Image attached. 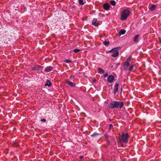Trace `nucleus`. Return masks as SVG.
<instances>
[{"label":"nucleus","instance_id":"f257e3e1","mask_svg":"<svg viewBox=\"0 0 161 161\" xmlns=\"http://www.w3.org/2000/svg\"><path fill=\"white\" fill-rule=\"evenodd\" d=\"M124 105V103L122 102L113 101L108 105V108L113 109L114 108H122Z\"/></svg>","mask_w":161,"mask_h":161},{"label":"nucleus","instance_id":"f03ea898","mask_svg":"<svg viewBox=\"0 0 161 161\" xmlns=\"http://www.w3.org/2000/svg\"><path fill=\"white\" fill-rule=\"evenodd\" d=\"M129 135L127 133H123L121 136L119 138L120 142L124 143H127L128 142Z\"/></svg>","mask_w":161,"mask_h":161},{"label":"nucleus","instance_id":"7ed1b4c3","mask_svg":"<svg viewBox=\"0 0 161 161\" xmlns=\"http://www.w3.org/2000/svg\"><path fill=\"white\" fill-rule=\"evenodd\" d=\"M120 47H116L112 49L108 52L112 53L111 55L112 57H116L119 55V52L118 51L120 49Z\"/></svg>","mask_w":161,"mask_h":161},{"label":"nucleus","instance_id":"20e7f679","mask_svg":"<svg viewBox=\"0 0 161 161\" xmlns=\"http://www.w3.org/2000/svg\"><path fill=\"white\" fill-rule=\"evenodd\" d=\"M130 13V11H123L120 15L121 20L124 21L126 20Z\"/></svg>","mask_w":161,"mask_h":161},{"label":"nucleus","instance_id":"39448f33","mask_svg":"<svg viewBox=\"0 0 161 161\" xmlns=\"http://www.w3.org/2000/svg\"><path fill=\"white\" fill-rule=\"evenodd\" d=\"M131 60V57H129L123 63V69L126 71L128 70Z\"/></svg>","mask_w":161,"mask_h":161},{"label":"nucleus","instance_id":"423d86ee","mask_svg":"<svg viewBox=\"0 0 161 161\" xmlns=\"http://www.w3.org/2000/svg\"><path fill=\"white\" fill-rule=\"evenodd\" d=\"M119 87V83L118 82H116L115 83V84L114 86V88L113 90V93L115 94H116L117 92L118 91V89Z\"/></svg>","mask_w":161,"mask_h":161},{"label":"nucleus","instance_id":"0eeeda50","mask_svg":"<svg viewBox=\"0 0 161 161\" xmlns=\"http://www.w3.org/2000/svg\"><path fill=\"white\" fill-rule=\"evenodd\" d=\"M114 80V77L113 75H109L108 77L107 80L108 81L109 83L112 82Z\"/></svg>","mask_w":161,"mask_h":161},{"label":"nucleus","instance_id":"6e6552de","mask_svg":"<svg viewBox=\"0 0 161 161\" xmlns=\"http://www.w3.org/2000/svg\"><path fill=\"white\" fill-rule=\"evenodd\" d=\"M42 67L40 65H35L32 68V69L33 71L39 70Z\"/></svg>","mask_w":161,"mask_h":161},{"label":"nucleus","instance_id":"1a4fd4ad","mask_svg":"<svg viewBox=\"0 0 161 161\" xmlns=\"http://www.w3.org/2000/svg\"><path fill=\"white\" fill-rule=\"evenodd\" d=\"M65 82L66 83L68 84L69 85L72 87H75V84L71 82L68 80H65Z\"/></svg>","mask_w":161,"mask_h":161},{"label":"nucleus","instance_id":"9d476101","mask_svg":"<svg viewBox=\"0 0 161 161\" xmlns=\"http://www.w3.org/2000/svg\"><path fill=\"white\" fill-rule=\"evenodd\" d=\"M140 36V35L139 34L136 35L134 38V41L135 43H137L138 42L139 40V38Z\"/></svg>","mask_w":161,"mask_h":161},{"label":"nucleus","instance_id":"9b49d317","mask_svg":"<svg viewBox=\"0 0 161 161\" xmlns=\"http://www.w3.org/2000/svg\"><path fill=\"white\" fill-rule=\"evenodd\" d=\"M110 5L107 3H105L103 5V7L104 9L106 10H108L109 9Z\"/></svg>","mask_w":161,"mask_h":161},{"label":"nucleus","instance_id":"f8f14e48","mask_svg":"<svg viewBox=\"0 0 161 161\" xmlns=\"http://www.w3.org/2000/svg\"><path fill=\"white\" fill-rule=\"evenodd\" d=\"M97 20V19H93L92 22V25H94L96 26H97L98 25V24L97 23H96Z\"/></svg>","mask_w":161,"mask_h":161},{"label":"nucleus","instance_id":"ddd939ff","mask_svg":"<svg viewBox=\"0 0 161 161\" xmlns=\"http://www.w3.org/2000/svg\"><path fill=\"white\" fill-rule=\"evenodd\" d=\"M53 69V67L51 66H49L45 69V71L46 72H48L51 71Z\"/></svg>","mask_w":161,"mask_h":161},{"label":"nucleus","instance_id":"4468645a","mask_svg":"<svg viewBox=\"0 0 161 161\" xmlns=\"http://www.w3.org/2000/svg\"><path fill=\"white\" fill-rule=\"evenodd\" d=\"M52 85L51 81L49 80H47L46 81V83L45 85V86H48V87Z\"/></svg>","mask_w":161,"mask_h":161},{"label":"nucleus","instance_id":"2eb2a0df","mask_svg":"<svg viewBox=\"0 0 161 161\" xmlns=\"http://www.w3.org/2000/svg\"><path fill=\"white\" fill-rule=\"evenodd\" d=\"M126 32V31L125 30L121 29L119 32V34L120 36L121 35L124 34Z\"/></svg>","mask_w":161,"mask_h":161},{"label":"nucleus","instance_id":"dca6fc26","mask_svg":"<svg viewBox=\"0 0 161 161\" xmlns=\"http://www.w3.org/2000/svg\"><path fill=\"white\" fill-rule=\"evenodd\" d=\"M98 72L100 74H103L105 73L104 70L100 68H99L98 69Z\"/></svg>","mask_w":161,"mask_h":161},{"label":"nucleus","instance_id":"f3484780","mask_svg":"<svg viewBox=\"0 0 161 161\" xmlns=\"http://www.w3.org/2000/svg\"><path fill=\"white\" fill-rule=\"evenodd\" d=\"M134 65L133 64H132L131 65L130 67L129 68H128V71L130 72H131L132 70L133 69V67H134Z\"/></svg>","mask_w":161,"mask_h":161},{"label":"nucleus","instance_id":"a211bd4d","mask_svg":"<svg viewBox=\"0 0 161 161\" xmlns=\"http://www.w3.org/2000/svg\"><path fill=\"white\" fill-rule=\"evenodd\" d=\"M110 3L112 6H114L116 5V2L114 0H111L110 2Z\"/></svg>","mask_w":161,"mask_h":161},{"label":"nucleus","instance_id":"6ab92c4d","mask_svg":"<svg viewBox=\"0 0 161 161\" xmlns=\"http://www.w3.org/2000/svg\"><path fill=\"white\" fill-rule=\"evenodd\" d=\"M99 135H100V134L99 133H94L93 134L91 135V136L92 137H95L97 136H98Z\"/></svg>","mask_w":161,"mask_h":161},{"label":"nucleus","instance_id":"aec40b11","mask_svg":"<svg viewBox=\"0 0 161 161\" xmlns=\"http://www.w3.org/2000/svg\"><path fill=\"white\" fill-rule=\"evenodd\" d=\"M156 6L155 5H153L150 8L151 10H153L156 8Z\"/></svg>","mask_w":161,"mask_h":161},{"label":"nucleus","instance_id":"412c9836","mask_svg":"<svg viewBox=\"0 0 161 161\" xmlns=\"http://www.w3.org/2000/svg\"><path fill=\"white\" fill-rule=\"evenodd\" d=\"M109 44V42L108 41H105L103 42V44L105 46H108Z\"/></svg>","mask_w":161,"mask_h":161},{"label":"nucleus","instance_id":"4be33fe9","mask_svg":"<svg viewBox=\"0 0 161 161\" xmlns=\"http://www.w3.org/2000/svg\"><path fill=\"white\" fill-rule=\"evenodd\" d=\"M78 2L80 5H82L84 4L83 0H79Z\"/></svg>","mask_w":161,"mask_h":161},{"label":"nucleus","instance_id":"5701e85b","mask_svg":"<svg viewBox=\"0 0 161 161\" xmlns=\"http://www.w3.org/2000/svg\"><path fill=\"white\" fill-rule=\"evenodd\" d=\"M80 49H75L73 50V52L75 53H78L80 52Z\"/></svg>","mask_w":161,"mask_h":161},{"label":"nucleus","instance_id":"b1692460","mask_svg":"<svg viewBox=\"0 0 161 161\" xmlns=\"http://www.w3.org/2000/svg\"><path fill=\"white\" fill-rule=\"evenodd\" d=\"M84 158V156H80L79 157L80 160L78 161H83V159Z\"/></svg>","mask_w":161,"mask_h":161},{"label":"nucleus","instance_id":"393cba45","mask_svg":"<svg viewBox=\"0 0 161 161\" xmlns=\"http://www.w3.org/2000/svg\"><path fill=\"white\" fill-rule=\"evenodd\" d=\"M64 62L67 63H69L71 62V61L68 59H66L64 60Z\"/></svg>","mask_w":161,"mask_h":161},{"label":"nucleus","instance_id":"a878e982","mask_svg":"<svg viewBox=\"0 0 161 161\" xmlns=\"http://www.w3.org/2000/svg\"><path fill=\"white\" fill-rule=\"evenodd\" d=\"M59 20L60 21H62L64 19V17L63 16H61L60 18H59Z\"/></svg>","mask_w":161,"mask_h":161},{"label":"nucleus","instance_id":"bb28decb","mask_svg":"<svg viewBox=\"0 0 161 161\" xmlns=\"http://www.w3.org/2000/svg\"><path fill=\"white\" fill-rule=\"evenodd\" d=\"M113 125L112 124H110L109 126V129L110 130L113 127Z\"/></svg>","mask_w":161,"mask_h":161},{"label":"nucleus","instance_id":"cd10ccee","mask_svg":"<svg viewBox=\"0 0 161 161\" xmlns=\"http://www.w3.org/2000/svg\"><path fill=\"white\" fill-rule=\"evenodd\" d=\"M108 75V73H106L104 75L103 77H107Z\"/></svg>","mask_w":161,"mask_h":161},{"label":"nucleus","instance_id":"c85d7f7f","mask_svg":"<svg viewBox=\"0 0 161 161\" xmlns=\"http://www.w3.org/2000/svg\"><path fill=\"white\" fill-rule=\"evenodd\" d=\"M46 121V119H41V121L42 122H45Z\"/></svg>","mask_w":161,"mask_h":161},{"label":"nucleus","instance_id":"c756f323","mask_svg":"<svg viewBox=\"0 0 161 161\" xmlns=\"http://www.w3.org/2000/svg\"><path fill=\"white\" fill-rule=\"evenodd\" d=\"M107 141L108 142V144H110V141L108 140H107Z\"/></svg>","mask_w":161,"mask_h":161},{"label":"nucleus","instance_id":"7c9ffc66","mask_svg":"<svg viewBox=\"0 0 161 161\" xmlns=\"http://www.w3.org/2000/svg\"><path fill=\"white\" fill-rule=\"evenodd\" d=\"M106 138L107 140H108V136H106Z\"/></svg>","mask_w":161,"mask_h":161},{"label":"nucleus","instance_id":"2f4dec72","mask_svg":"<svg viewBox=\"0 0 161 161\" xmlns=\"http://www.w3.org/2000/svg\"><path fill=\"white\" fill-rule=\"evenodd\" d=\"M110 86H112V85H110Z\"/></svg>","mask_w":161,"mask_h":161}]
</instances>
